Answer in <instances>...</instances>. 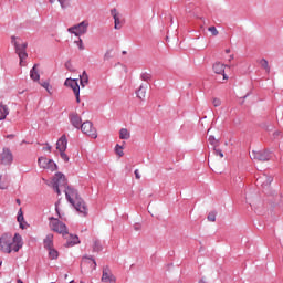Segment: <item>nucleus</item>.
<instances>
[{"mask_svg":"<svg viewBox=\"0 0 283 283\" xmlns=\"http://www.w3.org/2000/svg\"><path fill=\"white\" fill-rule=\"evenodd\" d=\"M23 247V239L21 234L15 233L14 237L10 233H3L0 237V251L2 253H18V251Z\"/></svg>","mask_w":283,"mask_h":283,"instance_id":"1","label":"nucleus"},{"mask_svg":"<svg viewBox=\"0 0 283 283\" xmlns=\"http://www.w3.org/2000/svg\"><path fill=\"white\" fill-rule=\"evenodd\" d=\"M64 193L66 196V200L74 207V209H76V211L83 213V216H87V205L78 196V191L72 187H67L65 188Z\"/></svg>","mask_w":283,"mask_h":283,"instance_id":"2","label":"nucleus"},{"mask_svg":"<svg viewBox=\"0 0 283 283\" xmlns=\"http://www.w3.org/2000/svg\"><path fill=\"white\" fill-rule=\"evenodd\" d=\"M67 187V179H65V175L61 172L55 174L53 178V189L57 196H61V191H65Z\"/></svg>","mask_w":283,"mask_h":283,"instance_id":"3","label":"nucleus"},{"mask_svg":"<svg viewBox=\"0 0 283 283\" xmlns=\"http://www.w3.org/2000/svg\"><path fill=\"white\" fill-rule=\"evenodd\" d=\"M81 271L82 273H93L96 271V260L90 256H83L81 262Z\"/></svg>","mask_w":283,"mask_h":283,"instance_id":"4","label":"nucleus"},{"mask_svg":"<svg viewBox=\"0 0 283 283\" xmlns=\"http://www.w3.org/2000/svg\"><path fill=\"white\" fill-rule=\"evenodd\" d=\"M50 229L55 233L67 235V226H65V223L61 222L59 219H55V218L50 219Z\"/></svg>","mask_w":283,"mask_h":283,"instance_id":"5","label":"nucleus"},{"mask_svg":"<svg viewBox=\"0 0 283 283\" xmlns=\"http://www.w3.org/2000/svg\"><path fill=\"white\" fill-rule=\"evenodd\" d=\"M80 129L83 134L90 136V138H98V133L96 132L94 124L90 120L82 123Z\"/></svg>","mask_w":283,"mask_h":283,"instance_id":"6","label":"nucleus"},{"mask_svg":"<svg viewBox=\"0 0 283 283\" xmlns=\"http://www.w3.org/2000/svg\"><path fill=\"white\" fill-rule=\"evenodd\" d=\"M250 158L259 163H266L271 160V153L269 150H252Z\"/></svg>","mask_w":283,"mask_h":283,"instance_id":"7","label":"nucleus"},{"mask_svg":"<svg viewBox=\"0 0 283 283\" xmlns=\"http://www.w3.org/2000/svg\"><path fill=\"white\" fill-rule=\"evenodd\" d=\"M87 28H90V23L87 21H83L77 25L69 28V32L71 34H75V36H81V34H85L87 32Z\"/></svg>","mask_w":283,"mask_h":283,"instance_id":"8","label":"nucleus"},{"mask_svg":"<svg viewBox=\"0 0 283 283\" xmlns=\"http://www.w3.org/2000/svg\"><path fill=\"white\" fill-rule=\"evenodd\" d=\"M38 165L41 169H48V171H56V164L52 159L46 157H40L38 159Z\"/></svg>","mask_w":283,"mask_h":283,"instance_id":"9","label":"nucleus"},{"mask_svg":"<svg viewBox=\"0 0 283 283\" xmlns=\"http://www.w3.org/2000/svg\"><path fill=\"white\" fill-rule=\"evenodd\" d=\"M14 161V155H12V150L10 148H3L0 154V165H10Z\"/></svg>","mask_w":283,"mask_h":283,"instance_id":"10","label":"nucleus"},{"mask_svg":"<svg viewBox=\"0 0 283 283\" xmlns=\"http://www.w3.org/2000/svg\"><path fill=\"white\" fill-rule=\"evenodd\" d=\"M102 282H104V283H116V276H114L109 266L103 268Z\"/></svg>","mask_w":283,"mask_h":283,"instance_id":"11","label":"nucleus"},{"mask_svg":"<svg viewBox=\"0 0 283 283\" xmlns=\"http://www.w3.org/2000/svg\"><path fill=\"white\" fill-rule=\"evenodd\" d=\"M111 14L114 19L115 30H120V28H123V15L116 9L111 10Z\"/></svg>","mask_w":283,"mask_h":283,"instance_id":"12","label":"nucleus"},{"mask_svg":"<svg viewBox=\"0 0 283 283\" xmlns=\"http://www.w3.org/2000/svg\"><path fill=\"white\" fill-rule=\"evenodd\" d=\"M69 119L71 125H73L75 129H81V126L83 125V119L78 116V113H71L69 115Z\"/></svg>","mask_w":283,"mask_h":283,"instance_id":"13","label":"nucleus"},{"mask_svg":"<svg viewBox=\"0 0 283 283\" xmlns=\"http://www.w3.org/2000/svg\"><path fill=\"white\" fill-rule=\"evenodd\" d=\"M226 67H227V65H224L220 62H216L212 66V70L214 72V74H220L221 76H223V81H227L229 78V76H227V74L224 73Z\"/></svg>","mask_w":283,"mask_h":283,"instance_id":"14","label":"nucleus"},{"mask_svg":"<svg viewBox=\"0 0 283 283\" xmlns=\"http://www.w3.org/2000/svg\"><path fill=\"white\" fill-rule=\"evenodd\" d=\"M65 87H71L73 90L74 94L76 92H81V86H78V81L73 78H66L64 82Z\"/></svg>","mask_w":283,"mask_h":283,"instance_id":"15","label":"nucleus"},{"mask_svg":"<svg viewBox=\"0 0 283 283\" xmlns=\"http://www.w3.org/2000/svg\"><path fill=\"white\" fill-rule=\"evenodd\" d=\"M64 237L66 239L65 247H74L75 244H81V240H78V235L69 234L66 232V234H64Z\"/></svg>","mask_w":283,"mask_h":283,"instance_id":"16","label":"nucleus"},{"mask_svg":"<svg viewBox=\"0 0 283 283\" xmlns=\"http://www.w3.org/2000/svg\"><path fill=\"white\" fill-rule=\"evenodd\" d=\"M57 151H66L67 150V136L62 135L61 138L56 143Z\"/></svg>","mask_w":283,"mask_h":283,"instance_id":"17","label":"nucleus"},{"mask_svg":"<svg viewBox=\"0 0 283 283\" xmlns=\"http://www.w3.org/2000/svg\"><path fill=\"white\" fill-rule=\"evenodd\" d=\"M27 49H28V44H23L22 48L15 51L20 59V65H23V61L28 59V53L25 52Z\"/></svg>","mask_w":283,"mask_h":283,"instance_id":"18","label":"nucleus"},{"mask_svg":"<svg viewBox=\"0 0 283 283\" xmlns=\"http://www.w3.org/2000/svg\"><path fill=\"white\" fill-rule=\"evenodd\" d=\"M30 78L34 82H39L41 80V75L39 74V64L33 65L31 69Z\"/></svg>","mask_w":283,"mask_h":283,"instance_id":"19","label":"nucleus"},{"mask_svg":"<svg viewBox=\"0 0 283 283\" xmlns=\"http://www.w3.org/2000/svg\"><path fill=\"white\" fill-rule=\"evenodd\" d=\"M54 248V234H48L44 239V249Z\"/></svg>","mask_w":283,"mask_h":283,"instance_id":"20","label":"nucleus"},{"mask_svg":"<svg viewBox=\"0 0 283 283\" xmlns=\"http://www.w3.org/2000/svg\"><path fill=\"white\" fill-rule=\"evenodd\" d=\"M11 39H12V43L15 48V52H19V49L23 48V45L28 46V42H23V41H21V39L17 38V36H12Z\"/></svg>","mask_w":283,"mask_h":283,"instance_id":"21","label":"nucleus"},{"mask_svg":"<svg viewBox=\"0 0 283 283\" xmlns=\"http://www.w3.org/2000/svg\"><path fill=\"white\" fill-rule=\"evenodd\" d=\"M137 98H139L140 101H145V98H147V87L142 86L137 90L136 92Z\"/></svg>","mask_w":283,"mask_h":283,"instance_id":"22","label":"nucleus"},{"mask_svg":"<svg viewBox=\"0 0 283 283\" xmlns=\"http://www.w3.org/2000/svg\"><path fill=\"white\" fill-rule=\"evenodd\" d=\"M119 138L120 140H129V138H132V134L127 128H122L119 130Z\"/></svg>","mask_w":283,"mask_h":283,"instance_id":"23","label":"nucleus"},{"mask_svg":"<svg viewBox=\"0 0 283 283\" xmlns=\"http://www.w3.org/2000/svg\"><path fill=\"white\" fill-rule=\"evenodd\" d=\"M10 114L8 107L3 104H0V120H6V117Z\"/></svg>","mask_w":283,"mask_h":283,"instance_id":"24","label":"nucleus"},{"mask_svg":"<svg viewBox=\"0 0 283 283\" xmlns=\"http://www.w3.org/2000/svg\"><path fill=\"white\" fill-rule=\"evenodd\" d=\"M258 185H262L263 187H269L271 185V178L269 177H260L256 179Z\"/></svg>","mask_w":283,"mask_h":283,"instance_id":"25","label":"nucleus"},{"mask_svg":"<svg viewBox=\"0 0 283 283\" xmlns=\"http://www.w3.org/2000/svg\"><path fill=\"white\" fill-rule=\"evenodd\" d=\"M260 65L263 70H265L266 74L271 73V66H269V61H266V59H262L260 60Z\"/></svg>","mask_w":283,"mask_h":283,"instance_id":"26","label":"nucleus"},{"mask_svg":"<svg viewBox=\"0 0 283 283\" xmlns=\"http://www.w3.org/2000/svg\"><path fill=\"white\" fill-rule=\"evenodd\" d=\"M48 251L50 260H56V258H59V251H56L54 248L48 249Z\"/></svg>","mask_w":283,"mask_h":283,"instance_id":"27","label":"nucleus"},{"mask_svg":"<svg viewBox=\"0 0 283 283\" xmlns=\"http://www.w3.org/2000/svg\"><path fill=\"white\" fill-rule=\"evenodd\" d=\"M24 218H23V211H19L18 213V222L20 224V229H25V223H24Z\"/></svg>","mask_w":283,"mask_h":283,"instance_id":"28","label":"nucleus"},{"mask_svg":"<svg viewBox=\"0 0 283 283\" xmlns=\"http://www.w3.org/2000/svg\"><path fill=\"white\" fill-rule=\"evenodd\" d=\"M88 82H90V78L87 77V73L84 71L81 75L82 87H85V85H87Z\"/></svg>","mask_w":283,"mask_h":283,"instance_id":"29","label":"nucleus"},{"mask_svg":"<svg viewBox=\"0 0 283 283\" xmlns=\"http://www.w3.org/2000/svg\"><path fill=\"white\" fill-rule=\"evenodd\" d=\"M50 3H54L55 0H49ZM61 8H70V1L71 0H57Z\"/></svg>","mask_w":283,"mask_h":283,"instance_id":"30","label":"nucleus"},{"mask_svg":"<svg viewBox=\"0 0 283 283\" xmlns=\"http://www.w3.org/2000/svg\"><path fill=\"white\" fill-rule=\"evenodd\" d=\"M41 87H44L49 94H52V85H50V81H45L40 83Z\"/></svg>","mask_w":283,"mask_h":283,"instance_id":"31","label":"nucleus"},{"mask_svg":"<svg viewBox=\"0 0 283 283\" xmlns=\"http://www.w3.org/2000/svg\"><path fill=\"white\" fill-rule=\"evenodd\" d=\"M115 153L117 154V156H119V158H123V156H125V153L123 151V146L118 144L115 147Z\"/></svg>","mask_w":283,"mask_h":283,"instance_id":"32","label":"nucleus"},{"mask_svg":"<svg viewBox=\"0 0 283 283\" xmlns=\"http://www.w3.org/2000/svg\"><path fill=\"white\" fill-rule=\"evenodd\" d=\"M103 250V245H101V241H94V244H93V251H102Z\"/></svg>","mask_w":283,"mask_h":283,"instance_id":"33","label":"nucleus"},{"mask_svg":"<svg viewBox=\"0 0 283 283\" xmlns=\"http://www.w3.org/2000/svg\"><path fill=\"white\" fill-rule=\"evenodd\" d=\"M212 105H213V107H220L222 105V101H220V98H218V97H214L212 99Z\"/></svg>","mask_w":283,"mask_h":283,"instance_id":"34","label":"nucleus"},{"mask_svg":"<svg viewBox=\"0 0 283 283\" xmlns=\"http://www.w3.org/2000/svg\"><path fill=\"white\" fill-rule=\"evenodd\" d=\"M60 156L62 160H64V163H70V157L67 156V154H65V151H60Z\"/></svg>","mask_w":283,"mask_h":283,"instance_id":"35","label":"nucleus"},{"mask_svg":"<svg viewBox=\"0 0 283 283\" xmlns=\"http://www.w3.org/2000/svg\"><path fill=\"white\" fill-rule=\"evenodd\" d=\"M208 30L211 32L212 36H218V34H220L216 27H210Z\"/></svg>","mask_w":283,"mask_h":283,"instance_id":"36","label":"nucleus"},{"mask_svg":"<svg viewBox=\"0 0 283 283\" xmlns=\"http://www.w3.org/2000/svg\"><path fill=\"white\" fill-rule=\"evenodd\" d=\"M142 81H151V74H149V73H143L142 74Z\"/></svg>","mask_w":283,"mask_h":283,"instance_id":"37","label":"nucleus"},{"mask_svg":"<svg viewBox=\"0 0 283 283\" xmlns=\"http://www.w3.org/2000/svg\"><path fill=\"white\" fill-rule=\"evenodd\" d=\"M208 140H209L210 145H212L213 147H216L218 145V140H216V137H213L211 135L209 136Z\"/></svg>","mask_w":283,"mask_h":283,"instance_id":"38","label":"nucleus"},{"mask_svg":"<svg viewBox=\"0 0 283 283\" xmlns=\"http://www.w3.org/2000/svg\"><path fill=\"white\" fill-rule=\"evenodd\" d=\"M208 220L209 222H216V212H209Z\"/></svg>","mask_w":283,"mask_h":283,"instance_id":"39","label":"nucleus"},{"mask_svg":"<svg viewBox=\"0 0 283 283\" xmlns=\"http://www.w3.org/2000/svg\"><path fill=\"white\" fill-rule=\"evenodd\" d=\"M75 43H76V45L78 46L80 50H85V48L83 46V40L82 39H80Z\"/></svg>","mask_w":283,"mask_h":283,"instance_id":"40","label":"nucleus"},{"mask_svg":"<svg viewBox=\"0 0 283 283\" xmlns=\"http://www.w3.org/2000/svg\"><path fill=\"white\" fill-rule=\"evenodd\" d=\"M216 156H219V158H224V154H222V150L220 149H214Z\"/></svg>","mask_w":283,"mask_h":283,"instance_id":"41","label":"nucleus"},{"mask_svg":"<svg viewBox=\"0 0 283 283\" xmlns=\"http://www.w3.org/2000/svg\"><path fill=\"white\" fill-rule=\"evenodd\" d=\"M76 97V103H81V91L74 93Z\"/></svg>","mask_w":283,"mask_h":283,"instance_id":"42","label":"nucleus"},{"mask_svg":"<svg viewBox=\"0 0 283 283\" xmlns=\"http://www.w3.org/2000/svg\"><path fill=\"white\" fill-rule=\"evenodd\" d=\"M65 67L69 70V72H72V62H66Z\"/></svg>","mask_w":283,"mask_h":283,"instance_id":"43","label":"nucleus"},{"mask_svg":"<svg viewBox=\"0 0 283 283\" xmlns=\"http://www.w3.org/2000/svg\"><path fill=\"white\" fill-rule=\"evenodd\" d=\"M136 180H140V171L138 169L135 170Z\"/></svg>","mask_w":283,"mask_h":283,"instance_id":"44","label":"nucleus"},{"mask_svg":"<svg viewBox=\"0 0 283 283\" xmlns=\"http://www.w3.org/2000/svg\"><path fill=\"white\" fill-rule=\"evenodd\" d=\"M44 151H52V146H48L43 148Z\"/></svg>","mask_w":283,"mask_h":283,"instance_id":"45","label":"nucleus"},{"mask_svg":"<svg viewBox=\"0 0 283 283\" xmlns=\"http://www.w3.org/2000/svg\"><path fill=\"white\" fill-rule=\"evenodd\" d=\"M55 211L59 213V203L55 205Z\"/></svg>","mask_w":283,"mask_h":283,"instance_id":"46","label":"nucleus"},{"mask_svg":"<svg viewBox=\"0 0 283 283\" xmlns=\"http://www.w3.org/2000/svg\"><path fill=\"white\" fill-rule=\"evenodd\" d=\"M199 283H207V280L201 279V280L199 281Z\"/></svg>","mask_w":283,"mask_h":283,"instance_id":"47","label":"nucleus"},{"mask_svg":"<svg viewBox=\"0 0 283 283\" xmlns=\"http://www.w3.org/2000/svg\"><path fill=\"white\" fill-rule=\"evenodd\" d=\"M234 56L230 55L229 61H233Z\"/></svg>","mask_w":283,"mask_h":283,"instance_id":"48","label":"nucleus"},{"mask_svg":"<svg viewBox=\"0 0 283 283\" xmlns=\"http://www.w3.org/2000/svg\"><path fill=\"white\" fill-rule=\"evenodd\" d=\"M229 52H231V50L227 49V50H226V53L229 54Z\"/></svg>","mask_w":283,"mask_h":283,"instance_id":"49","label":"nucleus"},{"mask_svg":"<svg viewBox=\"0 0 283 283\" xmlns=\"http://www.w3.org/2000/svg\"><path fill=\"white\" fill-rule=\"evenodd\" d=\"M17 202H18V205H21V200L20 199H17Z\"/></svg>","mask_w":283,"mask_h":283,"instance_id":"50","label":"nucleus"},{"mask_svg":"<svg viewBox=\"0 0 283 283\" xmlns=\"http://www.w3.org/2000/svg\"><path fill=\"white\" fill-rule=\"evenodd\" d=\"M18 283H23V281H21V280H18Z\"/></svg>","mask_w":283,"mask_h":283,"instance_id":"51","label":"nucleus"},{"mask_svg":"<svg viewBox=\"0 0 283 283\" xmlns=\"http://www.w3.org/2000/svg\"><path fill=\"white\" fill-rule=\"evenodd\" d=\"M64 277H65V280H67V274H65V276H64Z\"/></svg>","mask_w":283,"mask_h":283,"instance_id":"52","label":"nucleus"}]
</instances>
